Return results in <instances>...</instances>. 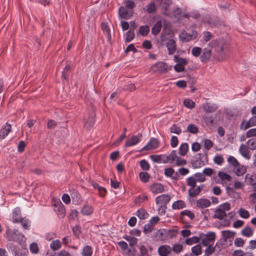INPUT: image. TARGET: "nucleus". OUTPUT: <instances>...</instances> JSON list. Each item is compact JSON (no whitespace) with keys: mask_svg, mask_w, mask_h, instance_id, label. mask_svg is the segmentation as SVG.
Instances as JSON below:
<instances>
[{"mask_svg":"<svg viewBox=\"0 0 256 256\" xmlns=\"http://www.w3.org/2000/svg\"><path fill=\"white\" fill-rule=\"evenodd\" d=\"M6 235L8 241L16 242L22 248L26 246V238L24 234L20 232L18 230L8 228L6 231Z\"/></svg>","mask_w":256,"mask_h":256,"instance_id":"nucleus-1","label":"nucleus"},{"mask_svg":"<svg viewBox=\"0 0 256 256\" xmlns=\"http://www.w3.org/2000/svg\"><path fill=\"white\" fill-rule=\"evenodd\" d=\"M159 144V142L156 138H150V141L143 147L141 150H139L138 152H141L144 150H152L156 149L158 148Z\"/></svg>","mask_w":256,"mask_h":256,"instance_id":"nucleus-2","label":"nucleus"},{"mask_svg":"<svg viewBox=\"0 0 256 256\" xmlns=\"http://www.w3.org/2000/svg\"><path fill=\"white\" fill-rule=\"evenodd\" d=\"M202 154H196L191 160V164L194 168H198L204 165V162L202 160Z\"/></svg>","mask_w":256,"mask_h":256,"instance_id":"nucleus-3","label":"nucleus"},{"mask_svg":"<svg viewBox=\"0 0 256 256\" xmlns=\"http://www.w3.org/2000/svg\"><path fill=\"white\" fill-rule=\"evenodd\" d=\"M197 35V32L196 30H192L190 32H182V34H180V38L183 42H188L196 38Z\"/></svg>","mask_w":256,"mask_h":256,"instance_id":"nucleus-4","label":"nucleus"},{"mask_svg":"<svg viewBox=\"0 0 256 256\" xmlns=\"http://www.w3.org/2000/svg\"><path fill=\"white\" fill-rule=\"evenodd\" d=\"M209 46L214 48V50L218 52L219 56H223L224 52V46L220 44L217 40H212L209 44Z\"/></svg>","mask_w":256,"mask_h":256,"instance_id":"nucleus-5","label":"nucleus"},{"mask_svg":"<svg viewBox=\"0 0 256 256\" xmlns=\"http://www.w3.org/2000/svg\"><path fill=\"white\" fill-rule=\"evenodd\" d=\"M133 14L132 10H129L123 6L120 7L118 10V14L120 18L123 19H129L132 16Z\"/></svg>","mask_w":256,"mask_h":256,"instance_id":"nucleus-6","label":"nucleus"},{"mask_svg":"<svg viewBox=\"0 0 256 256\" xmlns=\"http://www.w3.org/2000/svg\"><path fill=\"white\" fill-rule=\"evenodd\" d=\"M165 45L168 48L170 55L173 54L175 53L176 50V44L173 38L169 40L166 42Z\"/></svg>","mask_w":256,"mask_h":256,"instance_id":"nucleus-7","label":"nucleus"},{"mask_svg":"<svg viewBox=\"0 0 256 256\" xmlns=\"http://www.w3.org/2000/svg\"><path fill=\"white\" fill-rule=\"evenodd\" d=\"M142 136V134H139L137 136H132L130 140H128L126 141L125 144L126 146L129 147L136 145L139 142Z\"/></svg>","mask_w":256,"mask_h":256,"instance_id":"nucleus-8","label":"nucleus"},{"mask_svg":"<svg viewBox=\"0 0 256 256\" xmlns=\"http://www.w3.org/2000/svg\"><path fill=\"white\" fill-rule=\"evenodd\" d=\"M150 190L154 194L161 193L164 191V186L160 183H154L150 186Z\"/></svg>","mask_w":256,"mask_h":256,"instance_id":"nucleus-9","label":"nucleus"},{"mask_svg":"<svg viewBox=\"0 0 256 256\" xmlns=\"http://www.w3.org/2000/svg\"><path fill=\"white\" fill-rule=\"evenodd\" d=\"M170 247L167 245L161 246L158 248V252L160 256H167L171 252Z\"/></svg>","mask_w":256,"mask_h":256,"instance_id":"nucleus-10","label":"nucleus"},{"mask_svg":"<svg viewBox=\"0 0 256 256\" xmlns=\"http://www.w3.org/2000/svg\"><path fill=\"white\" fill-rule=\"evenodd\" d=\"M212 50L208 48H205L203 50V52L200 56V60L204 63L207 62L211 56Z\"/></svg>","mask_w":256,"mask_h":256,"instance_id":"nucleus-11","label":"nucleus"},{"mask_svg":"<svg viewBox=\"0 0 256 256\" xmlns=\"http://www.w3.org/2000/svg\"><path fill=\"white\" fill-rule=\"evenodd\" d=\"M248 149L250 148L244 144H242L239 148V152L242 156L248 160L250 158V152Z\"/></svg>","mask_w":256,"mask_h":256,"instance_id":"nucleus-12","label":"nucleus"},{"mask_svg":"<svg viewBox=\"0 0 256 256\" xmlns=\"http://www.w3.org/2000/svg\"><path fill=\"white\" fill-rule=\"evenodd\" d=\"M153 67H156L160 73H164L168 70V66L166 63L158 62L154 64Z\"/></svg>","mask_w":256,"mask_h":256,"instance_id":"nucleus-13","label":"nucleus"},{"mask_svg":"<svg viewBox=\"0 0 256 256\" xmlns=\"http://www.w3.org/2000/svg\"><path fill=\"white\" fill-rule=\"evenodd\" d=\"M170 196L168 194H162L156 198V204L161 202L166 205L170 201Z\"/></svg>","mask_w":256,"mask_h":256,"instance_id":"nucleus-14","label":"nucleus"},{"mask_svg":"<svg viewBox=\"0 0 256 256\" xmlns=\"http://www.w3.org/2000/svg\"><path fill=\"white\" fill-rule=\"evenodd\" d=\"M218 107L216 104L206 102L202 106V108L206 112H212L216 111Z\"/></svg>","mask_w":256,"mask_h":256,"instance_id":"nucleus-15","label":"nucleus"},{"mask_svg":"<svg viewBox=\"0 0 256 256\" xmlns=\"http://www.w3.org/2000/svg\"><path fill=\"white\" fill-rule=\"evenodd\" d=\"M21 210L20 208H16L12 213V221L14 222H20L22 219Z\"/></svg>","mask_w":256,"mask_h":256,"instance_id":"nucleus-16","label":"nucleus"},{"mask_svg":"<svg viewBox=\"0 0 256 256\" xmlns=\"http://www.w3.org/2000/svg\"><path fill=\"white\" fill-rule=\"evenodd\" d=\"M210 202L206 198H200L196 201V206L198 207L204 208L210 206Z\"/></svg>","mask_w":256,"mask_h":256,"instance_id":"nucleus-17","label":"nucleus"},{"mask_svg":"<svg viewBox=\"0 0 256 256\" xmlns=\"http://www.w3.org/2000/svg\"><path fill=\"white\" fill-rule=\"evenodd\" d=\"M162 28V22L159 20L156 22L152 28V33L154 36L158 34L161 30Z\"/></svg>","mask_w":256,"mask_h":256,"instance_id":"nucleus-18","label":"nucleus"},{"mask_svg":"<svg viewBox=\"0 0 256 256\" xmlns=\"http://www.w3.org/2000/svg\"><path fill=\"white\" fill-rule=\"evenodd\" d=\"M6 126L2 128L0 130V138L4 139L8 134L11 130V126L8 123L6 124Z\"/></svg>","mask_w":256,"mask_h":256,"instance_id":"nucleus-19","label":"nucleus"},{"mask_svg":"<svg viewBox=\"0 0 256 256\" xmlns=\"http://www.w3.org/2000/svg\"><path fill=\"white\" fill-rule=\"evenodd\" d=\"M226 214L225 212L222 210L220 208H218L214 212V214L213 216V218H218L220 220H222L226 217Z\"/></svg>","mask_w":256,"mask_h":256,"instance_id":"nucleus-20","label":"nucleus"},{"mask_svg":"<svg viewBox=\"0 0 256 256\" xmlns=\"http://www.w3.org/2000/svg\"><path fill=\"white\" fill-rule=\"evenodd\" d=\"M94 211L93 208L88 205H84L81 210V213L83 215L89 216L92 214Z\"/></svg>","mask_w":256,"mask_h":256,"instance_id":"nucleus-21","label":"nucleus"},{"mask_svg":"<svg viewBox=\"0 0 256 256\" xmlns=\"http://www.w3.org/2000/svg\"><path fill=\"white\" fill-rule=\"evenodd\" d=\"M222 234L223 238H224L226 240L227 239L234 238L236 234V232L229 230H223L222 232Z\"/></svg>","mask_w":256,"mask_h":256,"instance_id":"nucleus-22","label":"nucleus"},{"mask_svg":"<svg viewBox=\"0 0 256 256\" xmlns=\"http://www.w3.org/2000/svg\"><path fill=\"white\" fill-rule=\"evenodd\" d=\"M188 150V145L187 143H182L180 144L179 148V154L182 156H184L186 154Z\"/></svg>","mask_w":256,"mask_h":256,"instance_id":"nucleus-23","label":"nucleus"},{"mask_svg":"<svg viewBox=\"0 0 256 256\" xmlns=\"http://www.w3.org/2000/svg\"><path fill=\"white\" fill-rule=\"evenodd\" d=\"M186 206V203L182 200H178L174 202L172 205V209H180Z\"/></svg>","mask_w":256,"mask_h":256,"instance_id":"nucleus-24","label":"nucleus"},{"mask_svg":"<svg viewBox=\"0 0 256 256\" xmlns=\"http://www.w3.org/2000/svg\"><path fill=\"white\" fill-rule=\"evenodd\" d=\"M136 213H137V214H136L137 216L140 220L146 219L149 216L148 214L146 212V211L145 210H144L143 208L138 210L137 211Z\"/></svg>","mask_w":256,"mask_h":256,"instance_id":"nucleus-25","label":"nucleus"},{"mask_svg":"<svg viewBox=\"0 0 256 256\" xmlns=\"http://www.w3.org/2000/svg\"><path fill=\"white\" fill-rule=\"evenodd\" d=\"M202 246L200 244H198L192 248V254H190V256L194 254L195 256H198L200 255L202 253Z\"/></svg>","mask_w":256,"mask_h":256,"instance_id":"nucleus-26","label":"nucleus"},{"mask_svg":"<svg viewBox=\"0 0 256 256\" xmlns=\"http://www.w3.org/2000/svg\"><path fill=\"white\" fill-rule=\"evenodd\" d=\"M253 230L249 226H246L241 231L242 234L246 237H250L252 236L253 234Z\"/></svg>","mask_w":256,"mask_h":256,"instance_id":"nucleus-27","label":"nucleus"},{"mask_svg":"<svg viewBox=\"0 0 256 256\" xmlns=\"http://www.w3.org/2000/svg\"><path fill=\"white\" fill-rule=\"evenodd\" d=\"M174 60L178 64L183 66L184 67V66H186L188 63V62L186 58L180 57L178 56H174Z\"/></svg>","mask_w":256,"mask_h":256,"instance_id":"nucleus-28","label":"nucleus"},{"mask_svg":"<svg viewBox=\"0 0 256 256\" xmlns=\"http://www.w3.org/2000/svg\"><path fill=\"white\" fill-rule=\"evenodd\" d=\"M228 162L234 168H238L240 166V164L238 160L233 156H229L228 158Z\"/></svg>","mask_w":256,"mask_h":256,"instance_id":"nucleus-29","label":"nucleus"},{"mask_svg":"<svg viewBox=\"0 0 256 256\" xmlns=\"http://www.w3.org/2000/svg\"><path fill=\"white\" fill-rule=\"evenodd\" d=\"M162 33H164L166 35L168 36H169L172 38V36H174V33L172 30L168 26V24H164V30Z\"/></svg>","mask_w":256,"mask_h":256,"instance_id":"nucleus-30","label":"nucleus"},{"mask_svg":"<svg viewBox=\"0 0 256 256\" xmlns=\"http://www.w3.org/2000/svg\"><path fill=\"white\" fill-rule=\"evenodd\" d=\"M150 32V27L148 25L141 26L139 28V33L142 36H146Z\"/></svg>","mask_w":256,"mask_h":256,"instance_id":"nucleus-31","label":"nucleus"},{"mask_svg":"<svg viewBox=\"0 0 256 256\" xmlns=\"http://www.w3.org/2000/svg\"><path fill=\"white\" fill-rule=\"evenodd\" d=\"M166 229H160L156 232V237L160 240L166 238Z\"/></svg>","mask_w":256,"mask_h":256,"instance_id":"nucleus-32","label":"nucleus"},{"mask_svg":"<svg viewBox=\"0 0 256 256\" xmlns=\"http://www.w3.org/2000/svg\"><path fill=\"white\" fill-rule=\"evenodd\" d=\"M92 253V248L89 246H85L82 250V254L83 256H91Z\"/></svg>","mask_w":256,"mask_h":256,"instance_id":"nucleus-33","label":"nucleus"},{"mask_svg":"<svg viewBox=\"0 0 256 256\" xmlns=\"http://www.w3.org/2000/svg\"><path fill=\"white\" fill-rule=\"evenodd\" d=\"M124 238L127 241L129 242V244L130 246H134L138 242V239L134 237L125 236H124Z\"/></svg>","mask_w":256,"mask_h":256,"instance_id":"nucleus-34","label":"nucleus"},{"mask_svg":"<svg viewBox=\"0 0 256 256\" xmlns=\"http://www.w3.org/2000/svg\"><path fill=\"white\" fill-rule=\"evenodd\" d=\"M186 131L192 134H196L198 132V129L195 124H190L188 126Z\"/></svg>","mask_w":256,"mask_h":256,"instance_id":"nucleus-35","label":"nucleus"},{"mask_svg":"<svg viewBox=\"0 0 256 256\" xmlns=\"http://www.w3.org/2000/svg\"><path fill=\"white\" fill-rule=\"evenodd\" d=\"M156 10V8L154 2H152L150 4L146 6V11L150 14L155 12Z\"/></svg>","mask_w":256,"mask_h":256,"instance_id":"nucleus-36","label":"nucleus"},{"mask_svg":"<svg viewBox=\"0 0 256 256\" xmlns=\"http://www.w3.org/2000/svg\"><path fill=\"white\" fill-rule=\"evenodd\" d=\"M139 177L142 182H146L150 178V175L147 172H141L139 174Z\"/></svg>","mask_w":256,"mask_h":256,"instance_id":"nucleus-37","label":"nucleus"},{"mask_svg":"<svg viewBox=\"0 0 256 256\" xmlns=\"http://www.w3.org/2000/svg\"><path fill=\"white\" fill-rule=\"evenodd\" d=\"M192 190L190 188L188 190V194L190 197H194L200 194L202 190V188H200V186H198L194 190Z\"/></svg>","mask_w":256,"mask_h":256,"instance_id":"nucleus-38","label":"nucleus"},{"mask_svg":"<svg viewBox=\"0 0 256 256\" xmlns=\"http://www.w3.org/2000/svg\"><path fill=\"white\" fill-rule=\"evenodd\" d=\"M61 242L58 240H54L50 244V248L54 250H58L61 247Z\"/></svg>","mask_w":256,"mask_h":256,"instance_id":"nucleus-39","label":"nucleus"},{"mask_svg":"<svg viewBox=\"0 0 256 256\" xmlns=\"http://www.w3.org/2000/svg\"><path fill=\"white\" fill-rule=\"evenodd\" d=\"M134 37V33L133 30H130L126 33V38L125 39V42H129L132 40Z\"/></svg>","mask_w":256,"mask_h":256,"instance_id":"nucleus-40","label":"nucleus"},{"mask_svg":"<svg viewBox=\"0 0 256 256\" xmlns=\"http://www.w3.org/2000/svg\"><path fill=\"white\" fill-rule=\"evenodd\" d=\"M200 240V238L194 236L192 238H187L186 240V244L188 245H192L193 244L198 242Z\"/></svg>","mask_w":256,"mask_h":256,"instance_id":"nucleus-41","label":"nucleus"},{"mask_svg":"<svg viewBox=\"0 0 256 256\" xmlns=\"http://www.w3.org/2000/svg\"><path fill=\"white\" fill-rule=\"evenodd\" d=\"M216 237V235L215 232H207V234L205 235V238L207 240L210 242H214L215 240Z\"/></svg>","mask_w":256,"mask_h":256,"instance_id":"nucleus-42","label":"nucleus"},{"mask_svg":"<svg viewBox=\"0 0 256 256\" xmlns=\"http://www.w3.org/2000/svg\"><path fill=\"white\" fill-rule=\"evenodd\" d=\"M70 71V66L69 64H67L62 73V78L64 80H67L68 76V73Z\"/></svg>","mask_w":256,"mask_h":256,"instance_id":"nucleus-43","label":"nucleus"},{"mask_svg":"<svg viewBox=\"0 0 256 256\" xmlns=\"http://www.w3.org/2000/svg\"><path fill=\"white\" fill-rule=\"evenodd\" d=\"M248 148L252 150H254L256 149V138H252L249 140L247 142Z\"/></svg>","mask_w":256,"mask_h":256,"instance_id":"nucleus-44","label":"nucleus"},{"mask_svg":"<svg viewBox=\"0 0 256 256\" xmlns=\"http://www.w3.org/2000/svg\"><path fill=\"white\" fill-rule=\"evenodd\" d=\"M183 104L186 107L188 108H192L195 106V103L190 99L184 100Z\"/></svg>","mask_w":256,"mask_h":256,"instance_id":"nucleus-45","label":"nucleus"},{"mask_svg":"<svg viewBox=\"0 0 256 256\" xmlns=\"http://www.w3.org/2000/svg\"><path fill=\"white\" fill-rule=\"evenodd\" d=\"M218 176L222 180H226L228 181H230L231 180V176L230 175L226 173L222 172H219L218 173Z\"/></svg>","mask_w":256,"mask_h":256,"instance_id":"nucleus-46","label":"nucleus"},{"mask_svg":"<svg viewBox=\"0 0 256 256\" xmlns=\"http://www.w3.org/2000/svg\"><path fill=\"white\" fill-rule=\"evenodd\" d=\"M166 238H173L176 236L177 234V230L170 229H166Z\"/></svg>","mask_w":256,"mask_h":256,"instance_id":"nucleus-47","label":"nucleus"},{"mask_svg":"<svg viewBox=\"0 0 256 256\" xmlns=\"http://www.w3.org/2000/svg\"><path fill=\"white\" fill-rule=\"evenodd\" d=\"M246 172V168L243 165H240L237 168L236 172V174L238 176H242Z\"/></svg>","mask_w":256,"mask_h":256,"instance_id":"nucleus-48","label":"nucleus"},{"mask_svg":"<svg viewBox=\"0 0 256 256\" xmlns=\"http://www.w3.org/2000/svg\"><path fill=\"white\" fill-rule=\"evenodd\" d=\"M196 180L192 177H189L186 179V182L188 186L191 187L192 189H194L196 186Z\"/></svg>","mask_w":256,"mask_h":256,"instance_id":"nucleus-49","label":"nucleus"},{"mask_svg":"<svg viewBox=\"0 0 256 256\" xmlns=\"http://www.w3.org/2000/svg\"><path fill=\"white\" fill-rule=\"evenodd\" d=\"M102 29L104 32H106L107 34L108 38L109 40L111 39L110 32L108 25L106 24L102 23Z\"/></svg>","mask_w":256,"mask_h":256,"instance_id":"nucleus-50","label":"nucleus"},{"mask_svg":"<svg viewBox=\"0 0 256 256\" xmlns=\"http://www.w3.org/2000/svg\"><path fill=\"white\" fill-rule=\"evenodd\" d=\"M140 164L142 170H148L150 168V165L145 160H142L140 162Z\"/></svg>","mask_w":256,"mask_h":256,"instance_id":"nucleus-51","label":"nucleus"},{"mask_svg":"<svg viewBox=\"0 0 256 256\" xmlns=\"http://www.w3.org/2000/svg\"><path fill=\"white\" fill-rule=\"evenodd\" d=\"M180 215L182 216H188L190 220H192L194 218L195 216L194 213H192L191 211L190 210H184L180 212Z\"/></svg>","mask_w":256,"mask_h":256,"instance_id":"nucleus-52","label":"nucleus"},{"mask_svg":"<svg viewBox=\"0 0 256 256\" xmlns=\"http://www.w3.org/2000/svg\"><path fill=\"white\" fill-rule=\"evenodd\" d=\"M216 250V247H212L209 245L205 250L204 256H210L215 252Z\"/></svg>","mask_w":256,"mask_h":256,"instance_id":"nucleus-53","label":"nucleus"},{"mask_svg":"<svg viewBox=\"0 0 256 256\" xmlns=\"http://www.w3.org/2000/svg\"><path fill=\"white\" fill-rule=\"evenodd\" d=\"M94 114L90 116L87 122H85V126H88L90 128L94 124Z\"/></svg>","mask_w":256,"mask_h":256,"instance_id":"nucleus-54","label":"nucleus"},{"mask_svg":"<svg viewBox=\"0 0 256 256\" xmlns=\"http://www.w3.org/2000/svg\"><path fill=\"white\" fill-rule=\"evenodd\" d=\"M239 214L242 218H248L250 216L249 212L243 208H240Z\"/></svg>","mask_w":256,"mask_h":256,"instance_id":"nucleus-55","label":"nucleus"},{"mask_svg":"<svg viewBox=\"0 0 256 256\" xmlns=\"http://www.w3.org/2000/svg\"><path fill=\"white\" fill-rule=\"evenodd\" d=\"M58 216L60 218H63L65 216V208L61 202L58 208Z\"/></svg>","mask_w":256,"mask_h":256,"instance_id":"nucleus-56","label":"nucleus"},{"mask_svg":"<svg viewBox=\"0 0 256 256\" xmlns=\"http://www.w3.org/2000/svg\"><path fill=\"white\" fill-rule=\"evenodd\" d=\"M172 38L169 36H168L166 35L164 33H161L160 34V42L162 45H165V44L169 40L172 39Z\"/></svg>","mask_w":256,"mask_h":256,"instance_id":"nucleus-57","label":"nucleus"},{"mask_svg":"<svg viewBox=\"0 0 256 256\" xmlns=\"http://www.w3.org/2000/svg\"><path fill=\"white\" fill-rule=\"evenodd\" d=\"M202 50L200 47H194L192 50V54L195 57L199 56L202 54Z\"/></svg>","mask_w":256,"mask_h":256,"instance_id":"nucleus-58","label":"nucleus"},{"mask_svg":"<svg viewBox=\"0 0 256 256\" xmlns=\"http://www.w3.org/2000/svg\"><path fill=\"white\" fill-rule=\"evenodd\" d=\"M170 132L171 133H174L179 134L182 132V130L180 127L178 126L176 124H174L170 128Z\"/></svg>","mask_w":256,"mask_h":256,"instance_id":"nucleus-59","label":"nucleus"},{"mask_svg":"<svg viewBox=\"0 0 256 256\" xmlns=\"http://www.w3.org/2000/svg\"><path fill=\"white\" fill-rule=\"evenodd\" d=\"M226 192L229 196H233L235 198H238L239 194L238 192H236L234 188H230V186H228L226 188Z\"/></svg>","mask_w":256,"mask_h":256,"instance_id":"nucleus-60","label":"nucleus"},{"mask_svg":"<svg viewBox=\"0 0 256 256\" xmlns=\"http://www.w3.org/2000/svg\"><path fill=\"white\" fill-rule=\"evenodd\" d=\"M214 163L218 165H222L224 162V159L221 155H216L214 158Z\"/></svg>","mask_w":256,"mask_h":256,"instance_id":"nucleus-61","label":"nucleus"},{"mask_svg":"<svg viewBox=\"0 0 256 256\" xmlns=\"http://www.w3.org/2000/svg\"><path fill=\"white\" fill-rule=\"evenodd\" d=\"M161 155H150V158L154 162L157 163H160L162 162V158Z\"/></svg>","mask_w":256,"mask_h":256,"instance_id":"nucleus-62","label":"nucleus"},{"mask_svg":"<svg viewBox=\"0 0 256 256\" xmlns=\"http://www.w3.org/2000/svg\"><path fill=\"white\" fill-rule=\"evenodd\" d=\"M46 126L48 129L54 130L57 126V122L52 120H49Z\"/></svg>","mask_w":256,"mask_h":256,"instance_id":"nucleus-63","label":"nucleus"},{"mask_svg":"<svg viewBox=\"0 0 256 256\" xmlns=\"http://www.w3.org/2000/svg\"><path fill=\"white\" fill-rule=\"evenodd\" d=\"M246 135L247 138L256 136V128L249 130L246 132Z\"/></svg>","mask_w":256,"mask_h":256,"instance_id":"nucleus-64","label":"nucleus"}]
</instances>
